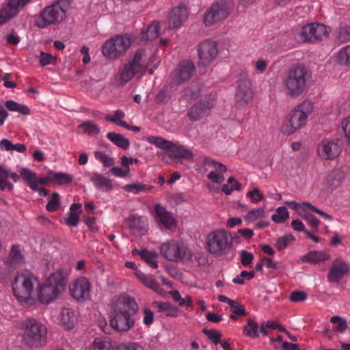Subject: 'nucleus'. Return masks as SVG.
Returning a JSON list of instances; mask_svg holds the SVG:
<instances>
[{"label": "nucleus", "mask_w": 350, "mask_h": 350, "mask_svg": "<svg viewBox=\"0 0 350 350\" xmlns=\"http://www.w3.org/2000/svg\"><path fill=\"white\" fill-rule=\"evenodd\" d=\"M310 80L311 73L305 65H293L282 77L285 94L293 98L301 96L307 91Z\"/></svg>", "instance_id": "obj_1"}, {"label": "nucleus", "mask_w": 350, "mask_h": 350, "mask_svg": "<svg viewBox=\"0 0 350 350\" xmlns=\"http://www.w3.org/2000/svg\"><path fill=\"white\" fill-rule=\"evenodd\" d=\"M150 64V59L148 58L145 50H138L119 68L117 85L124 86L133 77H141Z\"/></svg>", "instance_id": "obj_2"}, {"label": "nucleus", "mask_w": 350, "mask_h": 350, "mask_svg": "<svg viewBox=\"0 0 350 350\" xmlns=\"http://www.w3.org/2000/svg\"><path fill=\"white\" fill-rule=\"evenodd\" d=\"M66 277L67 275L62 269L52 273L44 285H40L36 290L35 299L43 304H48L57 298L66 289Z\"/></svg>", "instance_id": "obj_3"}, {"label": "nucleus", "mask_w": 350, "mask_h": 350, "mask_svg": "<svg viewBox=\"0 0 350 350\" xmlns=\"http://www.w3.org/2000/svg\"><path fill=\"white\" fill-rule=\"evenodd\" d=\"M20 334L23 343L29 348H38L46 343L47 328L40 321L27 318L19 323Z\"/></svg>", "instance_id": "obj_4"}, {"label": "nucleus", "mask_w": 350, "mask_h": 350, "mask_svg": "<svg viewBox=\"0 0 350 350\" xmlns=\"http://www.w3.org/2000/svg\"><path fill=\"white\" fill-rule=\"evenodd\" d=\"M70 9L68 0H58L45 7L37 16L35 25L40 29L48 28L62 23Z\"/></svg>", "instance_id": "obj_5"}, {"label": "nucleus", "mask_w": 350, "mask_h": 350, "mask_svg": "<svg viewBox=\"0 0 350 350\" xmlns=\"http://www.w3.org/2000/svg\"><path fill=\"white\" fill-rule=\"evenodd\" d=\"M39 286L38 278L31 273L25 271L14 278L12 289L18 300L27 303L35 299L36 291Z\"/></svg>", "instance_id": "obj_6"}, {"label": "nucleus", "mask_w": 350, "mask_h": 350, "mask_svg": "<svg viewBox=\"0 0 350 350\" xmlns=\"http://www.w3.org/2000/svg\"><path fill=\"white\" fill-rule=\"evenodd\" d=\"M233 246V238L230 232L217 229L210 232L205 238L206 250L216 256L230 253Z\"/></svg>", "instance_id": "obj_7"}, {"label": "nucleus", "mask_w": 350, "mask_h": 350, "mask_svg": "<svg viewBox=\"0 0 350 350\" xmlns=\"http://www.w3.org/2000/svg\"><path fill=\"white\" fill-rule=\"evenodd\" d=\"M312 109V103L304 100L292 111L289 119L282 126V132L291 135L304 126Z\"/></svg>", "instance_id": "obj_8"}, {"label": "nucleus", "mask_w": 350, "mask_h": 350, "mask_svg": "<svg viewBox=\"0 0 350 350\" xmlns=\"http://www.w3.org/2000/svg\"><path fill=\"white\" fill-rule=\"evenodd\" d=\"M160 252L164 258L172 262H187L193 256L192 252L184 243L174 239L163 243Z\"/></svg>", "instance_id": "obj_9"}, {"label": "nucleus", "mask_w": 350, "mask_h": 350, "mask_svg": "<svg viewBox=\"0 0 350 350\" xmlns=\"http://www.w3.org/2000/svg\"><path fill=\"white\" fill-rule=\"evenodd\" d=\"M131 44V37L119 35L106 41L103 46V54L109 59H117L125 54Z\"/></svg>", "instance_id": "obj_10"}, {"label": "nucleus", "mask_w": 350, "mask_h": 350, "mask_svg": "<svg viewBox=\"0 0 350 350\" xmlns=\"http://www.w3.org/2000/svg\"><path fill=\"white\" fill-rule=\"evenodd\" d=\"M233 8L232 3L226 0H220L211 5L204 14V23L206 26H211L215 23L226 19Z\"/></svg>", "instance_id": "obj_11"}, {"label": "nucleus", "mask_w": 350, "mask_h": 350, "mask_svg": "<svg viewBox=\"0 0 350 350\" xmlns=\"http://www.w3.org/2000/svg\"><path fill=\"white\" fill-rule=\"evenodd\" d=\"M138 306L134 298L128 295H121L112 303L110 315H135Z\"/></svg>", "instance_id": "obj_12"}, {"label": "nucleus", "mask_w": 350, "mask_h": 350, "mask_svg": "<svg viewBox=\"0 0 350 350\" xmlns=\"http://www.w3.org/2000/svg\"><path fill=\"white\" fill-rule=\"evenodd\" d=\"M71 297L77 302L83 303L90 299L91 285L89 280L81 276L75 280L70 285Z\"/></svg>", "instance_id": "obj_13"}, {"label": "nucleus", "mask_w": 350, "mask_h": 350, "mask_svg": "<svg viewBox=\"0 0 350 350\" xmlns=\"http://www.w3.org/2000/svg\"><path fill=\"white\" fill-rule=\"evenodd\" d=\"M215 105V96H208L200 100L191 107L187 111L190 120L196 121L206 116Z\"/></svg>", "instance_id": "obj_14"}, {"label": "nucleus", "mask_w": 350, "mask_h": 350, "mask_svg": "<svg viewBox=\"0 0 350 350\" xmlns=\"http://www.w3.org/2000/svg\"><path fill=\"white\" fill-rule=\"evenodd\" d=\"M328 34L327 27L323 24L312 23L304 26L299 33L303 42H315L326 37Z\"/></svg>", "instance_id": "obj_15"}, {"label": "nucleus", "mask_w": 350, "mask_h": 350, "mask_svg": "<svg viewBox=\"0 0 350 350\" xmlns=\"http://www.w3.org/2000/svg\"><path fill=\"white\" fill-rule=\"evenodd\" d=\"M20 174L21 178L27 182L28 186L33 191H38L41 196H46L48 195V191L42 187L49 183L45 177H38L33 172L28 168H22L20 171Z\"/></svg>", "instance_id": "obj_16"}, {"label": "nucleus", "mask_w": 350, "mask_h": 350, "mask_svg": "<svg viewBox=\"0 0 350 350\" xmlns=\"http://www.w3.org/2000/svg\"><path fill=\"white\" fill-rule=\"evenodd\" d=\"M31 0H8L0 10V25L15 17Z\"/></svg>", "instance_id": "obj_17"}, {"label": "nucleus", "mask_w": 350, "mask_h": 350, "mask_svg": "<svg viewBox=\"0 0 350 350\" xmlns=\"http://www.w3.org/2000/svg\"><path fill=\"white\" fill-rule=\"evenodd\" d=\"M218 54L217 44L211 40H206L200 43L198 48L199 63L202 66L210 64Z\"/></svg>", "instance_id": "obj_18"}, {"label": "nucleus", "mask_w": 350, "mask_h": 350, "mask_svg": "<svg viewBox=\"0 0 350 350\" xmlns=\"http://www.w3.org/2000/svg\"><path fill=\"white\" fill-rule=\"evenodd\" d=\"M148 142L151 144H154L157 148L168 152L169 153H191L180 143L170 142L161 137H148Z\"/></svg>", "instance_id": "obj_19"}, {"label": "nucleus", "mask_w": 350, "mask_h": 350, "mask_svg": "<svg viewBox=\"0 0 350 350\" xmlns=\"http://www.w3.org/2000/svg\"><path fill=\"white\" fill-rule=\"evenodd\" d=\"M251 82L248 79H241L238 81V87L235 94L236 103L239 106H244L250 103L253 98Z\"/></svg>", "instance_id": "obj_20"}, {"label": "nucleus", "mask_w": 350, "mask_h": 350, "mask_svg": "<svg viewBox=\"0 0 350 350\" xmlns=\"http://www.w3.org/2000/svg\"><path fill=\"white\" fill-rule=\"evenodd\" d=\"M135 318L133 314L110 315V325L118 332H127L134 326Z\"/></svg>", "instance_id": "obj_21"}, {"label": "nucleus", "mask_w": 350, "mask_h": 350, "mask_svg": "<svg viewBox=\"0 0 350 350\" xmlns=\"http://www.w3.org/2000/svg\"><path fill=\"white\" fill-rule=\"evenodd\" d=\"M196 70L193 63L189 60L180 62L174 72L173 82L180 84L189 80Z\"/></svg>", "instance_id": "obj_22"}, {"label": "nucleus", "mask_w": 350, "mask_h": 350, "mask_svg": "<svg viewBox=\"0 0 350 350\" xmlns=\"http://www.w3.org/2000/svg\"><path fill=\"white\" fill-rule=\"evenodd\" d=\"M189 11L183 4L174 7L169 14V27L174 29L180 27L187 19Z\"/></svg>", "instance_id": "obj_23"}, {"label": "nucleus", "mask_w": 350, "mask_h": 350, "mask_svg": "<svg viewBox=\"0 0 350 350\" xmlns=\"http://www.w3.org/2000/svg\"><path fill=\"white\" fill-rule=\"evenodd\" d=\"M349 270L348 264L341 259H336L328 273L327 280L329 282H338Z\"/></svg>", "instance_id": "obj_24"}, {"label": "nucleus", "mask_w": 350, "mask_h": 350, "mask_svg": "<svg viewBox=\"0 0 350 350\" xmlns=\"http://www.w3.org/2000/svg\"><path fill=\"white\" fill-rule=\"evenodd\" d=\"M195 169L199 173H204L207 171L215 172H226V167L225 165L209 157H204L202 160L198 161L196 163Z\"/></svg>", "instance_id": "obj_25"}, {"label": "nucleus", "mask_w": 350, "mask_h": 350, "mask_svg": "<svg viewBox=\"0 0 350 350\" xmlns=\"http://www.w3.org/2000/svg\"><path fill=\"white\" fill-rule=\"evenodd\" d=\"M161 160L167 164L188 167L193 161V154H160Z\"/></svg>", "instance_id": "obj_26"}, {"label": "nucleus", "mask_w": 350, "mask_h": 350, "mask_svg": "<svg viewBox=\"0 0 350 350\" xmlns=\"http://www.w3.org/2000/svg\"><path fill=\"white\" fill-rule=\"evenodd\" d=\"M342 144L340 139H323L318 145L317 153H340Z\"/></svg>", "instance_id": "obj_27"}, {"label": "nucleus", "mask_w": 350, "mask_h": 350, "mask_svg": "<svg viewBox=\"0 0 350 350\" xmlns=\"http://www.w3.org/2000/svg\"><path fill=\"white\" fill-rule=\"evenodd\" d=\"M25 259L19 247L14 245L11 247L8 256L3 260L4 265L12 269H16L24 263Z\"/></svg>", "instance_id": "obj_28"}, {"label": "nucleus", "mask_w": 350, "mask_h": 350, "mask_svg": "<svg viewBox=\"0 0 350 350\" xmlns=\"http://www.w3.org/2000/svg\"><path fill=\"white\" fill-rule=\"evenodd\" d=\"M90 181L98 189L109 191L113 189L112 180L98 173H93L90 178Z\"/></svg>", "instance_id": "obj_29"}, {"label": "nucleus", "mask_w": 350, "mask_h": 350, "mask_svg": "<svg viewBox=\"0 0 350 350\" xmlns=\"http://www.w3.org/2000/svg\"><path fill=\"white\" fill-rule=\"evenodd\" d=\"M154 211L159 221L165 228L170 229L175 225V219L164 207L161 206L160 204H156Z\"/></svg>", "instance_id": "obj_30"}, {"label": "nucleus", "mask_w": 350, "mask_h": 350, "mask_svg": "<svg viewBox=\"0 0 350 350\" xmlns=\"http://www.w3.org/2000/svg\"><path fill=\"white\" fill-rule=\"evenodd\" d=\"M329 258V254L325 251H312L302 256L300 259L303 262L317 264L326 261Z\"/></svg>", "instance_id": "obj_31"}, {"label": "nucleus", "mask_w": 350, "mask_h": 350, "mask_svg": "<svg viewBox=\"0 0 350 350\" xmlns=\"http://www.w3.org/2000/svg\"><path fill=\"white\" fill-rule=\"evenodd\" d=\"M134 161H137V159L123 156L121 158V164L122 165L123 167L121 168L119 167H112L111 169V174L116 177L120 178L129 176L130 169L129 165L132 164Z\"/></svg>", "instance_id": "obj_32"}, {"label": "nucleus", "mask_w": 350, "mask_h": 350, "mask_svg": "<svg viewBox=\"0 0 350 350\" xmlns=\"http://www.w3.org/2000/svg\"><path fill=\"white\" fill-rule=\"evenodd\" d=\"M285 204L290 206V207L294 210H295L297 213L304 207H307L308 209L314 211V213L321 215L323 217H324L325 219L331 221L332 220V217L322 211L321 210L319 209L318 208L315 207L312 204L308 202H303V203H297L295 201H287L285 202Z\"/></svg>", "instance_id": "obj_33"}, {"label": "nucleus", "mask_w": 350, "mask_h": 350, "mask_svg": "<svg viewBox=\"0 0 350 350\" xmlns=\"http://www.w3.org/2000/svg\"><path fill=\"white\" fill-rule=\"evenodd\" d=\"M133 255H139L142 259L144 260L152 268L156 269L158 267L157 262L156 261L158 257V254L154 252H150L146 249L137 250L133 249L132 250Z\"/></svg>", "instance_id": "obj_34"}, {"label": "nucleus", "mask_w": 350, "mask_h": 350, "mask_svg": "<svg viewBox=\"0 0 350 350\" xmlns=\"http://www.w3.org/2000/svg\"><path fill=\"white\" fill-rule=\"evenodd\" d=\"M49 182L57 185H68L72 182L73 176L68 173L49 172L45 176Z\"/></svg>", "instance_id": "obj_35"}, {"label": "nucleus", "mask_w": 350, "mask_h": 350, "mask_svg": "<svg viewBox=\"0 0 350 350\" xmlns=\"http://www.w3.org/2000/svg\"><path fill=\"white\" fill-rule=\"evenodd\" d=\"M76 321L75 312L70 308H64L61 312L60 322L66 329L73 328Z\"/></svg>", "instance_id": "obj_36"}, {"label": "nucleus", "mask_w": 350, "mask_h": 350, "mask_svg": "<svg viewBox=\"0 0 350 350\" xmlns=\"http://www.w3.org/2000/svg\"><path fill=\"white\" fill-rule=\"evenodd\" d=\"M159 312H165L167 317H176L178 315L179 309L166 301H154L153 303Z\"/></svg>", "instance_id": "obj_37"}, {"label": "nucleus", "mask_w": 350, "mask_h": 350, "mask_svg": "<svg viewBox=\"0 0 350 350\" xmlns=\"http://www.w3.org/2000/svg\"><path fill=\"white\" fill-rule=\"evenodd\" d=\"M126 224L129 228L139 231L145 228L147 221L144 217L132 215L126 219Z\"/></svg>", "instance_id": "obj_38"}, {"label": "nucleus", "mask_w": 350, "mask_h": 350, "mask_svg": "<svg viewBox=\"0 0 350 350\" xmlns=\"http://www.w3.org/2000/svg\"><path fill=\"white\" fill-rule=\"evenodd\" d=\"M77 129L82 133L93 137L96 136L100 133V128L98 124L91 120L85 121L79 124Z\"/></svg>", "instance_id": "obj_39"}, {"label": "nucleus", "mask_w": 350, "mask_h": 350, "mask_svg": "<svg viewBox=\"0 0 350 350\" xmlns=\"http://www.w3.org/2000/svg\"><path fill=\"white\" fill-rule=\"evenodd\" d=\"M135 275L146 287L157 293H159L161 290L159 283L151 275H146L141 271H137Z\"/></svg>", "instance_id": "obj_40"}, {"label": "nucleus", "mask_w": 350, "mask_h": 350, "mask_svg": "<svg viewBox=\"0 0 350 350\" xmlns=\"http://www.w3.org/2000/svg\"><path fill=\"white\" fill-rule=\"evenodd\" d=\"M0 149L2 151L23 152L26 151V146L23 144H13L11 141L3 139L0 142Z\"/></svg>", "instance_id": "obj_41"}, {"label": "nucleus", "mask_w": 350, "mask_h": 350, "mask_svg": "<svg viewBox=\"0 0 350 350\" xmlns=\"http://www.w3.org/2000/svg\"><path fill=\"white\" fill-rule=\"evenodd\" d=\"M107 137L117 146L124 150H127L129 147V141L121 134L116 133H108Z\"/></svg>", "instance_id": "obj_42"}, {"label": "nucleus", "mask_w": 350, "mask_h": 350, "mask_svg": "<svg viewBox=\"0 0 350 350\" xmlns=\"http://www.w3.org/2000/svg\"><path fill=\"white\" fill-rule=\"evenodd\" d=\"M112 341L107 338H97L91 345L90 350H112Z\"/></svg>", "instance_id": "obj_43"}, {"label": "nucleus", "mask_w": 350, "mask_h": 350, "mask_svg": "<svg viewBox=\"0 0 350 350\" xmlns=\"http://www.w3.org/2000/svg\"><path fill=\"white\" fill-rule=\"evenodd\" d=\"M241 189V185L234 177H230L227 183L224 184L221 191L226 195H230L234 191H239Z\"/></svg>", "instance_id": "obj_44"}, {"label": "nucleus", "mask_w": 350, "mask_h": 350, "mask_svg": "<svg viewBox=\"0 0 350 350\" xmlns=\"http://www.w3.org/2000/svg\"><path fill=\"white\" fill-rule=\"evenodd\" d=\"M151 187L147 185H144L142 183H135L133 184L126 185L123 187V189L129 193L133 194H137L140 192L148 191L151 189Z\"/></svg>", "instance_id": "obj_45"}, {"label": "nucleus", "mask_w": 350, "mask_h": 350, "mask_svg": "<svg viewBox=\"0 0 350 350\" xmlns=\"http://www.w3.org/2000/svg\"><path fill=\"white\" fill-rule=\"evenodd\" d=\"M5 106L11 111H18L23 115L29 113V109L26 105L19 104L12 100H7L5 103Z\"/></svg>", "instance_id": "obj_46"}, {"label": "nucleus", "mask_w": 350, "mask_h": 350, "mask_svg": "<svg viewBox=\"0 0 350 350\" xmlns=\"http://www.w3.org/2000/svg\"><path fill=\"white\" fill-rule=\"evenodd\" d=\"M124 116V113L122 110L118 109L116 111L113 116L110 114L107 115L105 116V119L106 120L113 122L118 126H121L126 129H130L129 125L121 120Z\"/></svg>", "instance_id": "obj_47"}, {"label": "nucleus", "mask_w": 350, "mask_h": 350, "mask_svg": "<svg viewBox=\"0 0 350 350\" xmlns=\"http://www.w3.org/2000/svg\"><path fill=\"white\" fill-rule=\"evenodd\" d=\"M258 325L253 320L249 319L243 327V334L250 338H257Z\"/></svg>", "instance_id": "obj_48"}, {"label": "nucleus", "mask_w": 350, "mask_h": 350, "mask_svg": "<svg viewBox=\"0 0 350 350\" xmlns=\"http://www.w3.org/2000/svg\"><path fill=\"white\" fill-rule=\"evenodd\" d=\"M288 211L286 206H280L277 208L276 213L271 216V219L277 223L282 224L288 218Z\"/></svg>", "instance_id": "obj_49"}, {"label": "nucleus", "mask_w": 350, "mask_h": 350, "mask_svg": "<svg viewBox=\"0 0 350 350\" xmlns=\"http://www.w3.org/2000/svg\"><path fill=\"white\" fill-rule=\"evenodd\" d=\"M330 322L335 324L334 329L339 333H344L347 328V320L340 316H333Z\"/></svg>", "instance_id": "obj_50"}, {"label": "nucleus", "mask_w": 350, "mask_h": 350, "mask_svg": "<svg viewBox=\"0 0 350 350\" xmlns=\"http://www.w3.org/2000/svg\"><path fill=\"white\" fill-rule=\"evenodd\" d=\"M337 59L342 65H350V45L344 46L338 51Z\"/></svg>", "instance_id": "obj_51"}, {"label": "nucleus", "mask_w": 350, "mask_h": 350, "mask_svg": "<svg viewBox=\"0 0 350 350\" xmlns=\"http://www.w3.org/2000/svg\"><path fill=\"white\" fill-rule=\"evenodd\" d=\"M8 176L9 172L2 166H0V189L2 191L5 189H8V190L11 191L14 187L12 184L7 181Z\"/></svg>", "instance_id": "obj_52"}, {"label": "nucleus", "mask_w": 350, "mask_h": 350, "mask_svg": "<svg viewBox=\"0 0 350 350\" xmlns=\"http://www.w3.org/2000/svg\"><path fill=\"white\" fill-rule=\"evenodd\" d=\"M293 241H295V237L292 234H288L277 239L275 247L278 251H282L288 246L290 242Z\"/></svg>", "instance_id": "obj_53"}, {"label": "nucleus", "mask_w": 350, "mask_h": 350, "mask_svg": "<svg viewBox=\"0 0 350 350\" xmlns=\"http://www.w3.org/2000/svg\"><path fill=\"white\" fill-rule=\"evenodd\" d=\"M202 332L214 345H218L220 343L222 336L219 331L217 329H204Z\"/></svg>", "instance_id": "obj_54"}, {"label": "nucleus", "mask_w": 350, "mask_h": 350, "mask_svg": "<svg viewBox=\"0 0 350 350\" xmlns=\"http://www.w3.org/2000/svg\"><path fill=\"white\" fill-rule=\"evenodd\" d=\"M345 175L342 171L340 170H336L333 171L332 174L330 176L329 180V184L334 187H337L341 183V182L344 180Z\"/></svg>", "instance_id": "obj_55"}, {"label": "nucleus", "mask_w": 350, "mask_h": 350, "mask_svg": "<svg viewBox=\"0 0 350 350\" xmlns=\"http://www.w3.org/2000/svg\"><path fill=\"white\" fill-rule=\"evenodd\" d=\"M265 210L262 208H257L250 211L244 217L245 219L248 221H253L260 219L264 216Z\"/></svg>", "instance_id": "obj_56"}, {"label": "nucleus", "mask_w": 350, "mask_h": 350, "mask_svg": "<svg viewBox=\"0 0 350 350\" xmlns=\"http://www.w3.org/2000/svg\"><path fill=\"white\" fill-rule=\"evenodd\" d=\"M59 205V196L58 193L54 192L49 199V202L46 206L47 211L53 212L56 211Z\"/></svg>", "instance_id": "obj_57"}, {"label": "nucleus", "mask_w": 350, "mask_h": 350, "mask_svg": "<svg viewBox=\"0 0 350 350\" xmlns=\"http://www.w3.org/2000/svg\"><path fill=\"white\" fill-rule=\"evenodd\" d=\"M159 25L158 22H154L149 25L146 31V40H153L159 36Z\"/></svg>", "instance_id": "obj_58"}, {"label": "nucleus", "mask_w": 350, "mask_h": 350, "mask_svg": "<svg viewBox=\"0 0 350 350\" xmlns=\"http://www.w3.org/2000/svg\"><path fill=\"white\" fill-rule=\"evenodd\" d=\"M338 39L341 42L350 41V26L344 25L339 28L338 31Z\"/></svg>", "instance_id": "obj_59"}, {"label": "nucleus", "mask_w": 350, "mask_h": 350, "mask_svg": "<svg viewBox=\"0 0 350 350\" xmlns=\"http://www.w3.org/2000/svg\"><path fill=\"white\" fill-rule=\"evenodd\" d=\"M340 128L344 133L345 137L350 143V116L342 120L340 124Z\"/></svg>", "instance_id": "obj_60"}, {"label": "nucleus", "mask_w": 350, "mask_h": 350, "mask_svg": "<svg viewBox=\"0 0 350 350\" xmlns=\"http://www.w3.org/2000/svg\"><path fill=\"white\" fill-rule=\"evenodd\" d=\"M114 350H144V349L137 342H129L121 343Z\"/></svg>", "instance_id": "obj_61"}, {"label": "nucleus", "mask_w": 350, "mask_h": 350, "mask_svg": "<svg viewBox=\"0 0 350 350\" xmlns=\"http://www.w3.org/2000/svg\"><path fill=\"white\" fill-rule=\"evenodd\" d=\"M240 257H241V264L244 267H247V266L250 265L254 260L253 254L251 252H248L246 250L240 251Z\"/></svg>", "instance_id": "obj_62"}, {"label": "nucleus", "mask_w": 350, "mask_h": 350, "mask_svg": "<svg viewBox=\"0 0 350 350\" xmlns=\"http://www.w3.org/2000/svg\"><path fill=\"white\" fill-rule=\"evenodd\" d=\"M55 61V57L49 53L41 52L40 54V64L42 66L53 64Z\"/></svg>", "instance_id": "obj_63"}, {"label": "nucleus", "mask_w": 350, "mask_h": 350, "mask_svg": "<svg viewBox=\"0 0 350 350\" xmlns=\"http://www.w3.org/2000/svg\"><path fill=\"white\" fill-rule=\"evenodd\" d=\"M224 172H210L207 175L208 179L211 180L213 183L220 184L223 183L225 180V177L224 176Z\"/></svg>", "instance_id": "obj_64"}]
</instances>
